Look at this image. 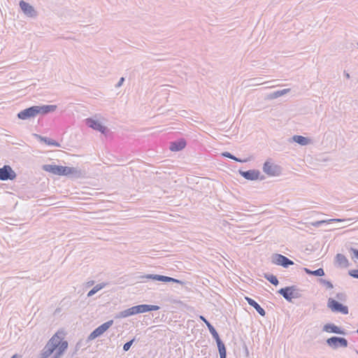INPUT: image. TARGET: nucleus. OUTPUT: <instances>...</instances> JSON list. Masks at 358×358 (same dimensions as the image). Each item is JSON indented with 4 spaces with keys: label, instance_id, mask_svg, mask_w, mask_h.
<instances>
[{
    "label": "nucleus",
    "instance_id": "obj_1",
    "mask_svg": "<svg viewBox=\"0 0 358 358\" xmlns=\"http://www.w3.org/2000/svg\"><path fill=\"white\" fill-rule=\"evenodd\" d=\"M139 279L143 280V279H148V280H157L161 281L164 282H176L179 283L180 285H183L184 282L169 276H165L162 275H157V274H147L144 275H141L139 277Z\"/></svg>",
    "mask_w": 358,
    "mask_h": 358
},
{
    "label": "nucleus",
    "instance_id": "obj_2",
    "mask_svg": "<svg viewBox=\"0 0 358 358\" xmlns=\"http://www.w3.org/2000/svg\"><path fill=\"white\" fill-rule=\"evenodd\" d=\"M327 307L333 313H341L343 315H347L349 313L348 307L340 303L339 301L329 298L327 301Z\"/></svg>",
    "mask_w": 358,
    "mask_h": 358
},
{
    "label": "nucleus",
    "instance_id": "obj_3",
    "mask_svg": "<svg viewBox=\"0 0 358 358\" xmlns=\"http://www.w3.org/2000/svg\"><path fill=\"white\" fill-rule=\"evenodd\" d=\"M51 339H54L53 344H56V350L57 352L53 356H57V358H59L61 355H63L64 352L68 348V342L66 341L63 340L60 336L57 335V334H55Z\"/></svg>",
    "mask_w": 358,
    "mask_h": 358
},
{
    "label": "nucleus",
    "instance_id": "obj_4",
    "mask_svg": "<svg viewBox=\"0 0 358 358\" xmlns=\"http://www.w3.org/2000/svg\"><path fill=\"white\" fill-rule=\"evenodd\" d=\"M327 344L333 349L338 348H347L348 342L347 339L343 337L332 336L326 341Z\"/></svg>",
    "mask_w": 358,
    "mask_h": 358
},
{
    "label": "nucleus",
    "instance_id": "obj_5",
    "mask_svg": "<svg viewBox=\"0 0 358 358\" xmlns=\"http://www.w3.org/2000/svg\"><path fill=\"white\" fill-rule=\"evenodd\" d=\"M271 262L273 264L284 268H288L294 264L293 261L280 254H273L271 257Z\"/></svg>",
    "mask_w": 358,
    "mask_h": 358
},
{
    "label": "nucleus",
    "instance_id": "obj_6",
    "mask_svg": "<svg viewBox=\"0 0 358 358\" xmlns=\"http://www.w3.org/2000/svg\"><path fill=\"white\" fill-rule=\"evenodd\" d=\"M113 324V320H110L96 328L88 336L89 340H93L106 331Z\"/></svg>",
    "mask_w": 358,
    "mask_h": 358
},
{
    "label": "nucleus",
    "instance_id": "obj_7",
    "mask_svg": "<svg viewBox=\"0 0 358 358\" xmlns=\"http://www.w3.org/2000/svg\"><path fill=\"white\" fill-rule=\"evenodd\" d=\"M15 178L16 173L9 165H4L2 168H0V180H12Z\"/></svg>",
    "mask_w": 358,
    "mask_h": 358
},
{
    "label": "nucleus",
    "instance_id": "obj_8",
    "mask_svg": "<svg viewBox=\"0 0 358 358\" xmlns=\"http://www.w3.org/2000/svg\"><path fill=\"white\" fill-rule=\"evenodd\" d=\"M37 115L36 108L33 106L20 111L17 114V117L20 120H25L35 117Z\"/></svg>",
    "mask_w": 358,
    "mask_h": 358
},
{
    "label": "nucleus",
    "instance_id": "obj_9",
    "mask_svg": "<svg viewBox=\"0 0 358 358\" xmlns=\"http://www.w3.org/2000/svg\"><path fill=\"white\" fill-rule=\"evenodd\" d=\"M87 125L101 134H106L108 131V128L103 125L99 121L94 120L92 118H87L85 120Z\"/></svg>",
    "mask_w": 358,
    "mask_h": 358
},
{
    "label": "nucleus",
    "instance_id": "obj_10",
    "mask_svg": "<svg viewBox=\"0 0 358 358\" xmlns=\"http://www.w3.org/2000/svg\"><path fill=\"white\" fill-rule=\"evenodd\" d=\"M263 171L271 176H278L280 173V167L266 161L263 165Z\"/></svg>",
    "mask_w": 358,
    "mask_h": 358
},
{
    "label": "nucleus",
    "instance_id": "obj_11",
    "mask_svg": "<svg viewBox=\"0 0 358 358\" xmlns=\"http://www.w3.org/2000/svg\"><path fill=\"white\" fill-rule=\"evenodd\" d=\"M19 5L24 14L27 17L34 18L37 16V11L29 3L22 0L20 1Z\"/></svg>",
    "mask_w": 358,
    "mask_h": 358
},
{
    "label": "nucleus",
    "instance_id": "obj_12",
    "mask_svg": "<svg viewBox=\"0 0 358 358\" xmlns=\"http://www.w3.org/2000/svg\"><path fill=\"white\" fill-rule=\"evenodd\" d=\"M42 169L45 171L52 173L57 176H64L65 166L55 164H45L42 166Z\"/></svg>",
    "mask_w": 358,
    "mask_h": 358
},
{
    "label": "nucleus",
    "instance_id": "obj_13",
    "mask_svg": "<svg viewBox=\"0 0 358 358\" xmlns=\"http://www.w3.org/2000/svg\"><path fill=\"white\" fill-rule=\"evenodd\" d=\"M54 339H50L41 351L40 358H48L55 350H56V344H53Z\"/></svg>",
    "mask_w": 358,
    "mask_h": 358
},
{
    "label": "nucleus",
    "instance_id": "obj_14",
    "mask_svg": "<svg viewBox=\"0 0 358 358\" xmlns=\"http://www.w3.org/2000/svg\"><path fill=\"white\" fill-rule=\"evenodd\" d=\"M240 175L245 179L248 180H257L260 176V171L256 169H251L248 171H238Z\"/></svg>",
    "mask_w": 358,
    "mask_h": 358
},
{
    "label": "nucleus",
    "instance_id": "obj_15",
    "mask_svg": "<svg viewBox=\"0 0 358 358\" xmlns=\"http://www.w3.org/2000/svg\"><path fill=\"white\" fill-rule=\"evenodd\" d=\"M292 291H294V287L293 286H287L285 287H282L278 291L280 295L283 296V298L287 301L288 302H292L293 300V294Z\"/></svg>",
    "mask_w": 358,
    "mask_h": 358
},
{
    "label": "nucleus",
    "instance_id": "obj_16",
    "mask_svg": "<svg viewBox=\"0 0 358 358\" xmlns=\"http://www.w3.org/2000/svg\"><path fill=\"white\" fill-rule=\"evenodd\" d=\"M323 331L328 333H333L341 335H346V332L344 329H342L339 327L336 326L333 323H328L324 325Z\"/></svg>",
    "mask_w": 358,
    "mask_h": 358
},
{
    "label": "nucleus",
    "instance_id": "obj_17",
    "mask_svg": "<svg viewBox=\"0 0 358 358\" xmlns=\"http://www.w3.org/2000/svg\"><path fill=\"white\" fill-rule=\"evenodd\" d=\"M37 110V114L46 115L50 113L54 112L56 108V105H43V106H35Z\"/></svg>",
    "mask_w": 358,
    "mask_h": 358
},
{
    "label": "nucleus",
    "instance_id": "obj_18",
    "mask_svg": "<svg viewBox=\"0 0 358 358\" xmlns=\"http://www.w3.org/2000/svg\"><path fill=\"white\" fill-rule=\"evenodd\" d=\"M245 299L246 300L248 303L252 307H253L261 316H265L266 311L263 308L260 306V305L257 301H255L254 299L248 296H245Z\"/></svg>",
    "mask_w": 358,
    "mask_h": 358
},
{
    "label": "nucleus",
    "instance_id": "obj_19",
    "mask_svg": "<svg viewBox=\"0 0 358 358\" xmlns=\"http://www.w3.org/2000/svg\"><path fill=\"white\" fill-rule=\"evenodd\" d=\"M186 146V141L185 139L181 138L178 141L171 143L170 150L173 152L182 150Z\"/></svg>",
    "mask_w": 358,
    "mask_h": 358
},
{
    "label": "nucleus",
    "instance_id": "obj_20",
    "mask_svg": "<svg viewBox=\"0 0 358 358\" xmlns=\"http://www.w3.org/2000/svg\"><path fill=\"white\" fill-rule=\"evenodd\" d=\"M217 343L220 358H227V350L224 343L220 339V336L213 338Z\"/></svg>",
    "mask_w": 358,
    "mask_h": 358
},
{
    "label": "nucleus",
    "instance_id": "obj_21",
    "mask_svg": "<svg viewBox=\"0 0 358 358\" xmlns=\"http://www.w3.org/2000/svg\"><path fill=\"white\" fill-rule=\"evenodd\" d=\"M64 176H71L73 178H78L82 176V172L78 168L65 166Z\"/></svg>",
    "mask_w": 358,
    "mask_h": 358
},
{
    "label": "nucleus",
    "instance_id": "obj_22",
    "mask_svg": "<svg viewBox=\"0 0 358 358\" xmlns=\"http://www.w3.org/2000/svg\"><path fill=\"white\" fill-rule=\"evenodd\" d=\"M34 136L36 139L39 140L41 142L45 143V144H47L48 145H53L55 147H61L60 144L53 139H51V138H49L47 137H44V136H41L39 134H34Z\"/></svg>",
    "mask_w": 358,
    "mask_h": 358
},
{
    "label": "nucleus",
    "instance_id": "obj_23",
    "mask_svg": "<svg viewBox=\"0 0 358 358\" xmlns=\"http://www.w3.org/2000/svg\"><path fill=\"white\" fill-rule=\"evenodd\" d=\"M289 91H290V89L287 88V89H283L281 90H278V91L273 92L272 93L268 94L266 96L265 99L273 100V99H277L281 96H283V95L287 94Z\"/></svg>",
    "mask_w": 358,
    "mask_h": 358
},
{
    "label": "nucleus",
    "instance_id": "obj_24",
    "mask_svg": "<svg viewBox=\"0 0 358 358\" xmlns=\"http://www.w3.org/2000/svg\"><path fill=\"white\" fill-rule=\"evenodd\" d=\"M134 309L132 306L131 308H127L126 310H124L122 311L119 312L115 316V319H120V318H125L131 315H134Z\"/></svg>",
    "mask_w": 358,
    "mask_h": 358
},
{
    "label": "nucleus",
    "instance_id": "obj_25",
    "mask_svg": "<svg viewBox=\"0 0 358 358\" xmlns=\"http://www.w3.org/2000/svg\"><path fill=\"white\" fill-rule=\"evenodd\" d=\"M336 262L341 266L348 267L349 262L346 257L343 254H337L336 256Z\"/></svg>",
    "mask_w": 358,
    "mask_h": 358
},
{
    "label": "nucleus",
    "instance_id": "obj_26",
    "mask_svg": "<svg viewBox=\"0 0 358 358\" xmlns=\"http://www.w3.org/2000/svg\"><path fill=\"white\" fill-rule=\"evenodd\" d=\"M199 318L206 324L213 338L219 335L215 327L206 319L204 316L201 315Z\"/></svg>",
    "mask_w": 358,
    "mask_h": 358
},
{
    "label": "nucleus",
    "instance_id": "obj_27",
    "mask_svg": "<svg viewBox=\"0 0 358 358\" xmlns=\"http://www.w3.org/2000/svg\"><path fill=\"white\" fill-rule=\"evenodd\" d=\"M292 138L294 142L299 143L301 145H306L310 141L308 138L300 135H294Z\"/></svg>",
    "mask_w": 358,
    "mask_h": 358
},
{
    "label": "nucleus",
    "instance_id": "obj_28",
    "mask_svg": "<svg viewBox=\"0 0 358 358\" xmlns=\"http://www.w3.org/2000/svg\"><path fill=\"white\" fill-rule=\"evenodd\" d=\"M303 270L308 275H315V276L324 275V271L323 268H320L315 271H311L309 268H304Z\"/></svg>",
    "mask_w": 358,
    "mask_h": 358
},
{
    "label": "nucleus",
    "instance_id": "obj_29",
    "mask_svg": "<svg viewBox=\"0 0 358 358\" xmlns=\"http://www.w3.org/2000/svg\"><path fill=\"white\" fill-rule=\"evenodd\" d=\"M264 277L265 279H266L269 282H271L272 285L277 286L279 284V281L277 278V277L271 273H264Z\"/></svg>",
    "mask_w": 358,
    "mask_h": 358
},
{
    "label": "nucleus",
    "instance_id": "obj_30",
    "mask_svg": "<svg viewBox=\"0 0 358 358\" xmlns=\"http://www.w3.org/2000/svg\"><path fill=\"white\" fill-rule=\"evenodd\" d=\"M221 155H222V156H223L224 157L231 159L238 162L243 163V162H247L248 161V159H241L240 158H238L229 152H224Z\"/></svg>",
    "mask_w": 358,
    "mask_h": 358
},
{
    "label": "nucleus",
    "instance_id": "obj_31",
    "mask_svg": "<svg viewBox=\"0 0 358 358\" xmlns=\"http://www.w3.org/2000/svg\"><path fill=\"white\" fill-rule=\"evenodd\" d=\"M135 315L147 313V304H141L133 306Z\"/></svg>",
    "mask_w": 358,
    "mask_h": 358
},
{
    "label": "nucleus",
    "instance_id": "obj_32",
    "mask_svg": "<svg viewBox=\"0 0 358 358\" xmlns=\"http://www.w3.org/2000/svg\"><path fill=\"white\" fill-rule=\"evenodd\" d=\"M105 286L104 284H98L96 286H94L88 293L87 296H92L94 294H95L98 291L103 288Z\"/></svg>",
    "mask_w": 358,
    "mask_h": 358
},
{
    "label": "nucleus",
    "instance_id": "obj_33",
    "mask_svg": "<svg viewBox=\"0 0 358 358\" xmlns=\"http://www.w3.org/2000/svg\"><path fill=\"white\" fill-rule=\"evenodd\" d=\"M294 287V291H292L293 299H299L301 297V290L296 285H292Z\"/></svg>",
    "mask_w": 358,
    "mask_h": 358
},
{
    "label": "nucleus",
    "instance_id": "obj_34",
    "mask_svg": "<svg viewBox=\"0 0 358 358\" xmlns=\"http://www.w3.org/2000/svg\"><path fill=\"white\" fill-rule=\"evenodd\" d=\"M319 280L321 284L324 285L328 289H332L334 287L333 284L327 280L321 278Z\"/></svg>",
    "mask_w": 358,
    "mask_h": 358
},
{
    "label": "nucleus",
    "instance_id": "obj_35",
    "mask_svg": "<svg viewBox=\"0 0 358 358\" xmlns=\"http://www.w3.org/2000/svg\"><path fill=\"white\" fill-rule=\"evenodd\" d=\"M336 298L341 301H345L347 299V295L344 292L337 293L336 295Z\"/></svg>",
    "mask_w": 358,
    "mask_h": 358
},
{
    "label": "nucleus",
    "instance_id": "obj_36",
    "mask_svg": "<svg viewBox=\"0 0 358 358\" xmlns=\"http://www.w3.org/2000/svg\"><path fill=\"white\" fill-rule=\"evenodd\" d=\"M134 341H135V338H133L131 341L124 343L123 345V350L124 352H127L130 349V348L132 345V344L134 343Z\"/></svg>",
    "mask_w": 358,
    "mask_h": 358
},
{
    "label": "nucleus",
    "instance_id": "obj_37",
    "mask_svg": "<svg viewBox=\"0 0 358 358\" xmlns=\"http://www.w3.org/2000/svg\"><path fill=\"white\" fill-rule=\"evenodd\" d=\"M350 251L352 252L351 258L352 259H358V250L354 248H350Z\"/></svg>",
    "mask_w": 358,
    "mask_h": 358
},
{
    "label": "nucleus",
    "instance_id": "obj_38",
    "mask_svg": "<svg viewBox=\"0 0 358 358\" xmlns=\"http://www.w3.org/2000/svg\"><path fill=\"white\" fill-rule=\"evenodd\" d=\"M159 306L156 305H148L147 304V311H153V310H158L159 309Z\"/></svg>",
    "mask_w": 358,
    "mask_h": 358
},
{
    "label": "nucleus",
    "instance_id": "obj_39",
    "mask_svg": "<svg viewBox=\"0 0 358 358\" xmlns=\"http://www.w3.org/2000/svg\"><path fill=\"white\" fill-rule=\"evenodd\" d=\"M349 275L355 278L358 279V269H353L349 271Z\"/></svg>",
    "mask_w": 358,
    "mask_h": 358
},
{
    "label": "nucleus",
    "instance_id": "obj_40",
    "mask_svg": "<svg viewBox=\"0 0 358 358\" xmlns=\"http://www.w3.org/2000/svg\"><path fill=\"white\" fill-rule=\"evenodd\" d=\"M261 78H252L251 80H250L249 81L250 82V85H260L261 83H259V80Z\"/></svg>",
    "mask_w": 358,
    "mask_h": 358
},
{
    "label": "nucleus",
    "instance_id": "obj_41",
    "mask_svg": "<svg viewBox=\"0 0 358 358\" xmlns=\"http://www.w3.org/2000/svg\"><path fill=\"white\" fill-rule=\"evenodd\" d=\"M124 81V77L120 78L118 83L115 85V87L118 88V87H121Z\"/></svg>",
    "mask_w": 358,
    "mask_h": 358
},
{
    "label": "nucleus",
    "instance_id": "obj_42",
    "mask_svg": "<svg viewBox=\"0 0 358 358\" xmlns=\"http://www.w3.org/2000/svg\"><path fill=\"white\" fill-rule=\"evenodd\" d=\"M325 222H326V221H324V220L317 221L315 223H313V225L314 227H318L321 226L323 223H325Z\"/></svg>",
    "mask_w": 358,
    "mask_h": 358
},
{
    "label": "nucleus",
    "instance_id": "obj_43",
    "mask_svg": "<svg viewBox=\"0 0 358 358\" xmlns=\"http://www.w3.org/2000/svg\"><path fill=\"white\" fill-rule=\"evenodd\" d=\"M345 76L347 78H350V74L348 73H345Z\"/></svg>",
    "mask_w": 358,
    "mask_h": 358
},
{
    "label": "nucleus",
    "instance_id": "obj_44",
    "mask_svg": "<svg viewBox=\"0 0 358 358\" xmlns=\"http://www.w3.org/2000/svg\"><path fill=\"white\" fill-rule=\"evenodd\" d=\"M11 358H18V356L17 355H14L11 357Z\"/></svg>",
    "mask_w": 358,
    "mask_h": 358
},
{
    "label": "nucleus",
    "instance_id": "obj_45",
    "mask_svg": "<svg viewBox=\"0 0 358 358\" xmlns=\"http://www.w3.org/2000/svg\"><path fill=\"white\" fill-rule=\"evenodd\" d=\"M330 221H341V220H338V219H334V220H330Z\"/></svg>",
    "mask_w": 358,
    "mask_h": 358
},
{
    "label": "nucleus",
    "instance_id": "obj_46",
    "mask_svg": "<svg viewBox=\"0 0 358 358\" xmlns=\"http://www.w3.org/2000/svg\"><path fill=\"white\" fill-rule=\"evenodd\" d=\"M357 333H358V329L357 330Z\"/></svg>",
    "mask_w": 358,
    "mask_h": 358
},
{
    "label": "nucleus",
    "instance_id": "obj_47",
    "mask_svg": "<svg viewBox=\"0 0 358 358\" xmlns=\"http://www.w3.org/2000/svg\"><path fill=\"white\" fill-rule=\"evenodd\" d=\"M357 45H358V43H357Z\"/></svg>",
    "mask_w": 358,
    "mask_h": 358
}]
</instances>
